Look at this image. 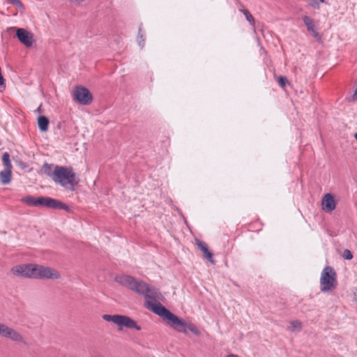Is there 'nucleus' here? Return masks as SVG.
<instances>
[{
	"instance_id": "obj_1",
	"label": "nucleus",
	"mask_w": 357,
	"mask_h": 357,
	"mask_svg": "<svg viewBox=\"0 0 357 357\" xmlns=\"http://www.w3.org/2000/svg\"><path fill=\"white\" fill-rule=\"evenodd\" d=\"M114 280L120 285L144 296L145 306L151 311L153 305H160L159 301L161 295L158 289L149 285L145 282L137 280L132 276L128 275H119Z\"/></svg>"
},
{
	"instance_id": "obj_2",
	"label": "nucleus",
	"mask_w": 357,
	"mask_h": 357,
	"mask_svg": "<svg viewBox=\"0 0 357 357\" xmlns=\"http://www.w3.org/2000/svg\"><path fill=\"white\" fill-rule=\"evenodd\" d=\"M11 273L18 277L37 280H56L61 277L56 269L36 264L15 266Z\"/></svg>"
},
{
	"instance_id": "obj_3",
	"label": "nucleus",
	"mask_w": 357,
	"mask_h": 357,
	"mask_svg": "<svg viewBox=\"0 0 357 357\" xmlns=\"http://www.w3.org/2000/svg\"><path fill=\"white\" fill-rule=\"evenodd\" d=\"M151 308L153 312L162 317L177 332L187 334V330H189L195 335L198 336L200 335V331L194 324L186 322L183 319H180L161 304L160 305H154Z\"/></svg>"
},
{
	"instance_id": "obj_4",
	"label": "nucleus",
	"mask_w": 357,
	"mask_h": 357,
	"mask_svg": "<svg viewBox=\"0 0 357 357\" xmlns=\"http://www.w3.org/2000/svg\"><path fill=\"white\" fill-rule=\"evenodd\" d=\"M52 180L65 188H73L78 183L76 174L71 167L54 166Z\"/></svg>"
},
{
	"instance_id": "obj_5",
	"label": "nucleus",
	"mask_w": 357,
	"mask_h": 357,
	"mask_svg": "<svg viewBox=\"0 0 357 357\" xmlns=\"http://www.w3.org/2000/svg\"><path fill=\"white\" fill-rule=\"evenodd\" d=\"M337 285V275L331 266H326L321 273L320 290L324 293L333 291Z\"/></svg>"
},
{
	"instance_id": "obj_6",
	"label": "nucleus",
	"mask_w": 357,
	"mask_h": 357,
	"mask_svg": "<svg viewBox=\"0 0 357 357\" xmlns=\"http://www.w3.org/2000/svg\"><path fill=\"white\" fill-rule=\"evenodd\" d=\"M102 319L108 322H112L121 330L123 327L127 328H135L140 331L142 328L137 324V322L130 317L121 314H104Z\"/></svg>"
},
{
	"instance_id": "obj_7",
	"label": "nucleus",
	"mask_w": 357,
	"mask_h": 357,
	"mask_svg": "<svg viewBox=\"0 0 357 357\" xmlns=\"http://www.w3.org/2000/svg\"><path fill=\"white\" fill-rule=\"evenodd\" d=\"M6 31L9 33L15 32L16 36L20 42L26 47H30L35 43L33 34L23 28L9 27Z\"/></svg>"
},
{
	"instance_id": "obj_8",
	"label": "nucleus",
	"mask_w": 357,
	"mask_h": 357,
	"mask_svg": "<svg viewBox=\"0 0 357 357\" xmlns=\"http://www.w3.org/2000/svg\"><path fill=\"white\" fill-rule=\"evenodd\" d=\"M73 100L83 105H88L93 101V96L89 89L84 86H76L73 92Z\"/></svg>"
},
{
	"instance_id": "obj_9",
	"label": "nucleus",
	"mask_w": 357,
	"mask_h": 357,
	"mask_svg": "<svg viewBox=\"0 0 357 357\" xmlns=\"http://www.w3.org/2000/svg\"><path fill=\"white\" fill-rule=\"evenodd\" d=\"M46 207L48 208H62L67 210L68 206L60 201L49 197H39L37 198V207Z\"/></svg>"
},
{
	"instance_id": "obj_10",
	"label": "nucleus",
	"mask_w": 357,
	"mask_h": 357,
	"mask_svg": "<svg viewBox=\"0 0 357 357\" xmlns=\"http://www.w3.org/2000/svg\"><path fill=\"white\" fill-rule=\"evenodd\" d=\"M0 335L13 342H24V337L18 331L1 322Z\"/></svg>"
},
{
	"instance_id": "obj_11",
	"label": "nucleus",
	"mask_w": 357,
	"mask_h": 357,
	"mask_svg": "<svg viewBox=\"0 0 357 357\" xmlns=\"http://www.w3.org/2000/svg\"><path fill=\"white\" fill-rule=\"evenodd\" d=\"M303 21L307 27V31L312 34V36L316 39H320L321 35L317 31L314 20L308 16H304L303 17Z\"/></svg>"
},
{
	"instance_id": "obj_12",
	"label": "nucleus",
	"mask_w": 357,
	"mask_h": 357,
	"mask_svg": "<svg viewBox=\"0 0 357 357\" xmlns=\"http://www.w3.org/2000/svg\"><path fill=\"white\" fill-rule=\"evenodd\" d=\"M322 208L327 211L331 212L335 209V202L332 195L327 193L322 199Z\"/></svg>"
},
{
	"instance_id": "obj_13",
	"label": "nucleus",
	"mask_w": 357,
	"mask_h": 357,
	"mask_svg": "<svg viewBox=\"0 0 357 357\" xmlns=\"http://www.w3.org/2000/svg\"><path fill=\"white\" fill-rule=\"evenodd\" d=\"M196 244L198 248L202 252L204 257L211 263L214 264L215 261L213 258V254L208 250L207 244L199 240H196Z\"/></svg>"
},
{
	"instance_id": "obj_14",
	"label": "nucleus",
	"mask_w": 357,
	"mask_h": 357,
	"mask_svg": "<svg viewBox=\"0 0 357 357\" xmlns=\"http://www.w3.org/2000/svg\"><path fill=\"white\" fill-rule=\"evenodd\" d=\"M12 178V169H4L0 172V182L3 185H8Z\"/></svg>"
},
{
	"instance_id": "obj_15",
	"label": "nucleus",
	"mask_w": 357,
	"mask_h": 357,
	"mask_svg": "<svg viewBox=\"0 0 357 357\" xmlns=\"http://www.w3.org/2000/svg\"><path fill=\"white\" fill-rule=\"evenodd\" d=\"M49 120L45 116H40L38 118V125L41 132H46L48 130Z\"/></svg>"
},
{
	"instance_id": "obj_16",
	"label": "nucleus",
	"mask_w": 357,
	"mask_h": 357,
	"mask_svg": "<svg viewBox=\"0 0 357 357\" xmlns=\"http://www.w3.org/2000/svg\"><path fill=\"white\" fill-rule=\"evenodd\" d=\"M303 328V324L299 320H293L290 321L288 330L292 333L300 332Z\"/></svg>"
},
{
	"instance_id": "obj_17",
	"label": "nucleus",
	"mask_w": 357,
	"mask_h": 357,
	"mask_svg": "<svg viewBox=\"0 0 357 357\" xmlns=\"http://www.w3.org/2000/svg\"><path fill=\"white\" fill-rule=\"evenodd\" d=\"M37 198L33 196H26L21 199V202L29 206L37 207Z\"/></svg>"
},
{
	"instance_id": "obj_18",
	"label": "nucleus",
	"mask_w": 357,
	"mask_h": 357,
	"mask_svg": "<svg viewBox=\"0 0 357 357\" xmlns=\"http://www.w3.org/2000/svg\"><path fill=\"white\" fill-rule=\"evenodd\" d=\"M2 161L4 166V169H12V165L10 160V155L7 152L3 154Z\"/></svg>"
},
{
	"instance_id": "obj_19",
	"label": "nucleus",
	"mask_w": 357,
	"mask_h": 357,
	"mask_svg": "<svg viewBox=\"0 0 357 357\" xmlns=\"http://www.w3.org/2000/svg\"><path fill=\"white\" fill-rule=\"evenodd\" d=\"M52 167H54L53 165H49L47 163H45L43 165V170L45 172V173L48 175L49 176H50L52 178V175H53V171H52Z\"/></svg>"
},
{
	"instance_id": "obj_20",
	"label": "nucleus",
	"mask_w": 357,
	"mask_h": 357,
	"mask_svg": "<svg viewBox=\"0 0 357 357\" xmlns=\"http://www.w3.org/2000/svg\"><path fill=\"white\" fill-rule=\"evenodd\" d=\"M243 13L246 18V20L251 24H254V22H255V20H254V17H252V15L250 13V12L247 10H243Z\"/></svg>"
},
{
	"instance_id": "obj_21",
	"label": "nucleus",
	"mask_w": 357,
	"mask_h": 357,
	"mask_svg": "<svg viewBox=\"0 0 357 357\" xmlns=\"http://www.w3.org/2000/svg\"><path fill=\"white\" fill-rule=\"evenodd\" d=\"M309 5L314 9H320V3L317 0H309Z\"/></svg>"
},
{
	"instance_id": "obj_22",
	"label": "nucleus",
	"mask_w": 357,
	"mask_h": 357,
	"mask_svg": "<svg viewBox=\"0 0 357 357\" xmlns=\"http://www.w3.org/2000/svg\"><path fill=\"white\" fill-rule=\"evenodd\" d=\"M342 257L345 259L350 260L352 259L353 255L350 250H344L342 253Z\"/></svg>"
},
{
	"instance_id": "obj_23",
	"label": "nucleus",
	"mask_w": 357,
	"mask_h": 357,
	"mask_svg": "<svg viewBox=\"0 0 357 357\" xmlns=\"http://www.w3.org/2000/svg\"><path fill=\"white\" fill-rule=\"evenodd\" d=\"M9 2L11 4L16 6L20 10H22L24 8L22 3L20 0H9Z\"/></svg>"
},
{
	"instance_id": "obj_24",
	"label": "nucleus",
	"mask_w": 357,
	"mask_h": 357,
	"mask_svg": "<svg viewBox=\"0 0 357 357\" xmlns=\"http://www.w3.org/2000/svg\"><path fill=\"white\" fill-rule=\"evenodd\" d=\"M287 82L288 81L285 77L281 76L278 79V83L282 87H284Z\"/></svg>"
},
{
	"instance_id": "obj_25",
	"label": "nucleus",
	"mask_w": 357,
	"mask_h": 357,
	"mask_svg": "<svg viewBox=\"0 0 357 357\" xmlns=\"http://www.w3.org/2000/svg\"><path fill=\"white\" fill-rule=\"evenodd\" d=\"M139 36L140 38V40H139V45L143 47H144V39L143 38V36L142 34L141 33V29H139Z\"/></svg>"
},
{
	"instance_id": "obj_26",
	"label": "nucleus",
	"mask_w": 357,
	"mask_h": 357,
	"mask_svg": "<svg viewBox=\"0 0 357 357\" xmlns=\"http://www.w3.org/2000/svg\"><path fill=\"white\" fill-rule=\"evenodd\" d=\"M36 112H38V113H42L43 111H42V105H40L36 110Z\"/></svg>"
},
{
	"instance_id": "obj_27",
	"label": "nucleus",
	"mask_w": 357,
	"mask_h": 357,
	"mask_svg": "<svg viewBox=\"0 0 357 357\" xmlns=\"http://www.w3.org/2000/svg\"><path fill=\"white\" fill-rule=\"evenodd\" d=\"M354 137H355V139H356V141H357V132L354 135Z\"/></svg>"
}]
</instances>
